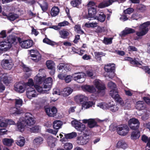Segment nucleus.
Instances as JSON below:
<instances>
[{"mask_svg": "<svg viewBox=\"0 0 150 150\" xmlns=\"http://www.w3.org/2000/svg\"><path fill=\"white\" fill-rule=\"evenodd\" d=\"M18 17V15L16 14L11 13L7 16V18L10 21H14Z\"/></svg>", "mask_w": 150, "mask_h": 150, "instance_id": "obj_51", "label": "nucleus"}, {"mask_svg": "<svg viewBox=\"0 0 150 150\" xmlns=\"http://www.w3.org/2000/svg\"><path fill=\"white\" fill-rule=\"evenodd\" d=\"M105 15L103 13L101 12L99 14L98 16H97L96 19L101 22H103L105 21Z\"/></svg>", "mask_w": 150, "mask_h": 150, "instance_id": "obj_50", "label": "nucleus"}, {"mask_svg": "<svg viewBox=\"0 0 150 150\" xmlns=\"http://www.w3.org/2000/svg\"><path fill=\"white\" fill-rule=\"evenodd\" d=\"M82 88L84 91L90 93H94L96 91V88L93 85H83L82 86Z\"/></svg>", "mask_w": 150, "mask_h": 150, "instance_id": "obj_17", "label": "nucleus"}, {"mask_svg": "<svg viewBox=\"0 0 150 150\" xmlns=\"http://www.w3.org/2000/svg\"><path fill=\"white\" fill-rule=\"evenodd\" d=\"M66 140L67 139H71L76 137L77 136V133L75 132H72L71 133L65 134H64Z\"/></svg>", "mask_w": 150, "mask_h": 150, "instance_id": "obj_49", "label": "nucleus"}, {"mask_svg": "<svg viewBox=\"0 0 150 150\" xmlns=\"http://www.w3.org/2000/svg\"><path fill=\"white\" fill-rule=\"evenodd\" d=\"M23 101L22 99L18 98L15 100V105L16 107H20L22 106Z\"/></svg>", "mask_w": 150, "mask_h": 150, "instance_id": "obj_63", "label": "nucleus"}, {"mask_svg": "<svg viewBox=\"0 0 150 150\" xmlns=\"http://www.w3.org/2000/svg\"><path fill=\"white\" fill-rule=\"evenodd\" d=\"M113 96L111 95L110 94V95L114 99H115L117 101L119 102L122 104L121 103H123L122 100V99L120 98L119 95L118 94V91L117 89H116V91L113 90Z\"/></svg>", "mask_w": 150, "mask_h": 150, "instance_id": "obj_27", "label": "nucleus"}, {"mask_svg": "<svg viewBox=\"0 0 150 150\" xmlns=\"http://www.w3.org/2000/svg\"><path fill=\"white\" fill-rule=\"evenodd\" d=\"M146 10V6L142 4H139L137 5L136 10L140 12H143Z\"/></svg>", "mask_w": 150, "mask_h": 150, "instance_id": "obj_47", "label": "nucleus"}, {"mask_svg": "<svg viewBox=\"0 0 150 150\" xmlns=\"http://www.w3.org/2000/svg\"><path fill=\"white\" fill-rule=\"evenodd\" d=\"M39 4L43 12H45L47 10L48 5L46 2H44L42 4Z\"/></svg>", "mask_w": 150, "mask_h": 150, "instance_id": "obj_52", "label": "nucleus"}, {"mask_svg": "<svg viewBox=\"0 0 150 150\" xmlns=\"http://www.w3.org/2000/svg\"><path fill=\"white\" fill-rule=\"evenodd\" d=\"M16 39L14 37L10 35L7 38L6 41H3L0 42V50L3 51H6L9 50L12 46V44L15 42Z\"/></svg>", "mask_w": 150, "mask_h": 150, "instance_id": "obj_1", "label": "nucleus"}, {"mask_svg": "<svg viewBox=\"0 0 150 150\" xmlns=\"http://www.w3.org/2000/svg\"><path fill=\"white\" fill-rule=\"evenodd\" d=\"M9 112L11 114L14 115L21 114L23 112L22 109H18L16 107L11 108L9 110Z\"/></svg>", "mask_w": 150, "mask_h": 150, "instance_id": "obj_24", "label": "nucleus"}, {"mask_svg": "<svg viewBox=\"0 0 150 150\" xmlns=\"http://www.w3.org/2000/svg\"><path fill=\"white\" fill-rule=\"evenodd\" d=\"M45 111L47 114L49 116L52 117L55 116L57 112V108L54 107L51 108H47L45 109Z\"/></svg>", "mask_w": 150, "mask_h": 150, "instance_id": "obj_16", "label": "nucleus"}, {"mask_svg": "<svg viewBox=\"0 0 150 150\" xmlns=\"http://www.w3.org/2000/svg\"><path fill=\"white\" fill-rule=\"evenodd\" d=\"M76 129L79 131L81 132L83 131H85L86 132H88V129L87 127H86L85 125L81 123V124Z\"/></svg>", "mask_w": 150, "mask_h": 150, "instance_id": "obj_44", "label": "nucleus"}, {"mask_svg": "<svg viewBox=\"0 0 150 150\" xmlns=\"http://www.w3.org/2000/svg\"><path fill=\"white\" fill-rule=\"evenodd\" d=\"M48 145L51 147H53L56 145V139L52 136L48 137L47 140Z\"/></svg>", "mask_w": 150, "mask_h": 150, "instance_id": "obj_25", "label": "nucleus"}, {"mask_svg": "<svg viewBox=\"0 0 150 150\" xmlns=\"http://www.w3.org/2000/svg\"><path fill=\"white\" fill-rule=\"evenodd\" d=\"M20 44V46L22 48L28 49L33 45V42L32 40H28L21 42Z\"/></svg>", "mask_w": 150, "mask_h": 150, "instance_id": "obj_14", "label": "nucleus"}, {"mask_svg": "<svg viewBox=\"0 0 150 150\" xmlns=\"http://www.w3.org/2000/svg\"><path fill=\"white\" fill-rule=\"evenodd\" d=\"M135 31V30L132 29L126 28L122 32L121 36H124L127 34L134 33Z\"/></svg>", "mask_w": 150, "mask_h": 150, "instance_id": "obj_36", "label": "nucleus"}, {"mask_svg": "<svg viewBox=\"0 0 150 150\" xmlns=\"http://www.w3.org/2000/svg\"><path fill=\"white\" fill-rule=\"evenodd\" d=\"M116 147L117 148H121L124 150L127 148L128 145L124 141L120 140L117 143Z\"/></svg>", "mask_w": 150, "mask_h": 150, "instance_id": "obj_34", "label": "nucleus"}, {"mask_svg": "<svg viewBox=\"0 0 150 150\" xmlns=\"http://www.w3.org/2000/svg\"><path fill=\"white\" fill-rule=\"evenodd\" d=\"M24 121V123H26L28 127L33 126L35 122L34 118L30 113H27L25 114Z\"/></svg>", "mask_w": 150, "mask_h": 150, "instance_id": "obj_8", "label": "nucleus"}, {"mask_svg": "<svg viewBox=\"0 0 150 150\" xmlns=\"http://www.w3.org/2000/svg\"><path fill=\"white\" fill-rule=\"evenodd\" d=\"M64 148L66 150H69L72 148L73 145L71 143H67L64 145Z\"/></svg>", "mask_w": 150, "mask_h": 150, "instance_id": "obj_59", "label": "nucleus"}, {"mask_svg": "<svg viewBox=\"0 0 150 150\" xmlns=\"http://www.w3.org/2000/svg\"><path fill=\"white\" fill-rule=\"evenodd\" d=\"M109 108H110V110L112 112H116L118 109V105L113 101L109 102Z\"/></svg>", "mask_w": 150, "mask_h": 150, "instance_id": "obj_32", "label": "nucleus"}, {"mask_svg": "<svg viewBox=\"0 0 150 150\" xmlns=\"http://www.w3.org/2000/svg\"><path fill=\"white\" fill-rule=\"evenodd\" d=\"M93 84L98 89V93L101 92L102 91L104 90L106 87L102 81L99 79H96L94 80Z\"/></svg>", "mask_w": 150, "mask_h": 150, "instance_id": "obj_10", "label": "nucleus"}, {"mask_svg": "<svg viewBox=\"0 0 150 150\" xmlns=\"http://www.w3.org/2000/svg\"><path fill=\"white\" fill-rule=\"evenodd\" d=\"M108 86L110 90L109 94L113 96V90H114L115 91H116V89H117L116 84L110 81L108 83Z\"/></svg>", "mask_w": 150, "mask_h": 150, "instance_id": "obj_23", "label": "nucleus"}, {"mask_svg": "<svg viewBox=\"0 0 150 150\" xmlns=\"http://www.w3.org/2000/svg\"><path fill=\"white\" fill-rule=\"evenodd\" d=\"M4 57L8 59H4L1 62V65L3 67L6 69H10L13 66L12 61L9 56L7 54L3 55Z\"/></svg>", "mask_w": 150, "mask_h": 150, "instance_id": "obj_4", "label": "nucleus"}, {"mask_svg": "<svg viewBox=\"0 0 150 150\" xmlns=\"http://www.w3.org/2000/svg\"><path fill=\"white\" fill-rule=\"evenodd\" d=\"M73 90L70 87H67L64 88L62 91V95L64 96H67L70 94Z\"/></svg>", "mask_w": 150, "mask_h": 150, "instance_id": "obj_33", "label": "nucleus"}, {"mask_svg": "<svg viewBox=\"0 0 150 150\" xmlns=\"http://www.w3.org/2000/svg\"><path fill=\"white\" fill-rule=\"evenodd\" d=\"M88 125L90 128H93L97 126L96 122L94 119H89Z\"/></svg>", "mask_w": 150, "mask_h": 150, "instance_id": "obj_43", "label": "nucleus"}, {"mask_svg": "<svg viewBox=\"0 0 150 150\" xmlns=\"http://www.w3.org/2000/svg\"><path fill=\"white\" fill-rule=\"evenodd\" d=\"M94 103L92 101H84L82 103V110H85L91 107Z\"/></svg>", "mask_w": 150, "mask_h": 150, "instance_id": "obj_28", "label": "nucleus"}, {"mask_svg": "<svg viewBox=\"0 0 150 150\" xmlns=\"http://www.w3.org/2000/svg\"><path fill=\"white\" fill-rule=\"evenodd\" d=\"M115 69V65L114 64H108L105 66L104 70L106 72L109 73L108 76L109 78L112 79L114 77L115 75L114 72Z\"/></svg>", "mask_w": 150, "mask_h": 150, "instance_id": "obj_6", "label": "nucleus"}, {"mask_svg": "<svg viewBox=\"0 0 150 150\" xmlns=\"http://www.w3.org/2000/svg\"><path fill=\"white\" fill-rule=\"evenodd\" d=\"M60 37L63 39L67 38V37L69 35V33L65 30L63 29L59 32Z\"/></svg>", "mask_w": 150, "mask_h": 150, "instance_id": "obj_39", "label": "nucleus"}, {"mask_svg": "<svg viewBox=\"0 0 150 150\" xmlns=\"http://www.w3.org/2000/svg\"><path fill=\"white\" fill-rule=\"evenodd\" d=\"M141 17V16L138 13H134L132 15L131 17V19L137 20Z\"/></svg>", "mask_w": 150, "mask_h": 150, "instance_id": "obj_62", "label": "nucleus"}, {"mask_svg": "<svg viewBox=\"0 0 150 150\" xmlns=\"http://www.w3.org/2000/svg\"><path fill=\"white\" fill-rule=\"evenodd\" d=\"M86 76L92 78L94 75V72L92 69H88L86 72Z\"/></svg>", "mask_w": 150, "mask_h": 150, "instance_id": "obj_56", "label": "nucleus"}, {"mask_svg": "<svg viewBox=\"0 0 150 150\" xmlns=\"http://www.w3.org/2000/svg\"><path fill=\"white\" fill-rule=\"evenodd\" d=\"M63 125V122L60 120H56L53 123V127L54 129L59 130L61 128Z\"/></svg>", "mask_w": 150, "mask_h": 150, "instance_id": "obj_26", "label": "nucleus"}, {"mask_svg": "<svg viewBox=\"0 0 150 150\" xmlns=\"http://www.w3.org/2000/svg\"><path fill=\"white\" fill-rule=\"evenodd\" d=\"M117 0H104L101 3H100L98 6L100 8H102L111 5L112 3Z\"/></svg>", "mask_w": 150, "mask_h": 150, "instance_id": "obj_20", "label": "nucleus"}, {"mask_svg": "<svg viewBox=\"0 0 150 150\" xmlns=\"http://www.w3.org/2000/svg\"><path fill=\"white\" fill-rule=\"evenodd\" d=\"M150 24V22L147 21L144 23L139 27V30L136 32L137 35L139 37H142L146 35L149 30L148 28Z\"/></svg>", "mask_w": 150, "mask_h": 150, "instance_id": "obj_3", "label": "nucleus"}, {"mask_svg": "<svg viewBox=\"0 0 150 150\" xmlns=\"http://www.w3.org/2000/svg\"><path fill=\"white\" fill-rule=\"evenodd\" d=\"M24 118L22 117L20 118L17 123V130L21 132L23 131L25 129Z\"/></svg>", "mask_w": 150, "mask_h": 150, "instance_id": "obj_15", "label": "nucleus"}, {"mask_svg": "<svg viewBox=\"0 0 150 150\" xmlns=\"http://www.w3.org/2000/svg\"><path fill=\"white\" fill-rule=\"evenodd\" d=\"M134 124L139 125L140 123L138 119L135 118H132L130 119L128 121V125L130 128H133Z\"/></svg>", "mask_w": 150, "mask_h": 150, "instance_id": "obj_30", "label": "nucleus"}, {"mask_svg": "<svg viewBox=\"0 0 150 150\" xmlns=\"http://www.w3.org/2000/svg\"><path fill=\"white\" fill-rule=\"evenodd\" d=\"M112 38H104L103 42L106 45L111 44L112 43Z\"/></svg>", "mask_w": 150, "mask_h": 150, "instance_id": "obj_61", "label": "nucleus"}, {"mask_svg": "<svg viewBox=\"0 0 150 150\" xmlns=\"http://www.w3.org/2000/svg\"><path fill=\"white\" fill-rule=\"evenodd\" d=\"M74 100L76 103H79L86 101L88 98L83 95H78L74 97Z\"/></svg>", "mask_w": 150, "mask_h": 150, "instance_id": "obj_22", "label": "nucleus"}, {"mask_svg": "<svg viewBox=\"0 0 150 150\" xmlns=\"http://www.w3.org/2000/svg\"><path fill=\"white\" fill-rule=\"evenodd\" d=\"M14 89L17 92L22 93L24 91L25 88L22 85L18 83L15 86Z\"/></svg>", "mask_w": 150, "mask_h": 150, "instance_id": "obj_38", "label": "nucleus"}, {"mask_svg": "<svg viewBox=\"0 0 150 150\" xmlns=\"http://www.w3.org/2000/svg\"><path fill=\"white\" fill-rule=\"evenodd\" d=\"M129 129L128 126L125 125H120L117 129L118 134L122 136L126 135L128 133Z\"/></svg>", "mask_w": 150, "mask_h": 150, "instance_id": "obj_13", "label": "nucleus"}, {"mask_svg": "<svg viewBox=\"0 0 150 150\" xmlns=\"http://www.w3.org/2000/svg\"><path fill=\"white\" fill-rule=\"evenodd\" d=\"M1 81L7 85L11 82L10 78L8 77L6 74L1 73L0 74V82Z\"/></svg>", "mask_w": 150, "mask_h": 150, "instance_id": "obj_18", "label": "nucleus"}, {"mask_svg": "<svg viewBox=\"0 0 150 150\" xmlns=\"http://www.w3.org/2000/svg\"><path fill=\"white\" fill-rule=\"evenodd\" d=\"M2 142L4 145L11 146H12V143H13L14 141L12 139L4 138L2 139Z\"/></svg>", "mask_w": 150, "mask_h": 150, "instance_id": "obj_35", "label": "nucleus"}, {"mask_svg": "<svg viewBox=\"0 0 150 150\" xmlns=\"http://www.w3.org/2000/svg\"><path fill=\"white\" fill-rule=\"evenodd\" d=\"M34 82L32 79H30L28 80V82L25 84V86L27 88L28 87H32L34 86Z\"/></svg>", "mask_w": 150, "mask_h": 150, "instance_id": "obj_57", "label": "nucleus"}, {"mask_svg": "<svg viewBox=\"0 0 150 150\" xmlns=\"http://www.w3.org/2000/svg\"><path fill=\"white\" fill-rule=\"evenodd\" d=\"M46 65L48 69H52L55 68L54 63L51 60H48L46 62Z\"/></svg>", "mask_w": 150, "mask_h": 150, "instance_id": "obj_48", "label": "nucleus"}, {"mask_svg": "<svg viewBox=\"0 0 150 150\" xmlns=\"http://www.w3.org/2000/svg\"><path fill=\"white\" fill-rule=\"evenodd\" d=\"M7 119L3 117H0V127H6L8 125Z\"/></svg>", "mask_w": 150, "mask_h": 150, "instance_id": "obj_40", "label": "nucleus"}, {"mask_svg": "<svg viewBox=\"0 0 150 150\" xmlns=\"http://www.w3.org/2000/svg\"><path fill=\"white\" fill-rule=\"evenodd\" d=\"M29 131L33 132H38L40 131V128L38 126H31L28 127Z\"/></svg>", "mask_w": 150, "mask_h": 150, "instance_id": "obj_41", "label": "nucleus"}, {"mask_svg": "<svg viewBox=\"0 0 150 150\" xmlns=\"http://www.w3.org/2000/svg\"><path fill=\"white\" fill-rule=\"evenodd\" d=\"M43 141V139L41 137H35L33 140V142L34 144L36 146H39L41 144Z\"/></svg>", "mask_w": 150, "mask_h": 150, "instance_id": "obj_37", "label": "nucleus"}, {"mask_svg": "<svg viewBox=\"0 0 150 150\" xmlns=\"http://www.w3.org/2000/svg\"><path fill=\"white\" fill-rule=\"evenodd\" d=\"M39 73L35 76L34 78V82L36 84H41L45 79V76L43 74L45 73V70L43 69L39 70Z\"/></svg>", "mask_w": 150, "mask_h": 150, "instance_id": "obj_5", "label": "nucleus"}, {"mask_svg": "<svg viewBox=\"0 0 150 150\" xmlns=\"http://www.w3.org/2000/svg\"><path fill=\"white\" fill-rule=\"evenodd\" d=\"M52 79L51 77H48L45 79L44 82V88L50 90L52 84Z\"/></svg>", "mask_w": 150, "mask_h": 150, "instance_id": "obj_19", "label": "nucleus"}, {"mask_svg": "<svg viewBox=\"0 0 150 150\" xmlns=\"http://www.w3.org/2000/svg\"><path fill=\"white\" fill-rule=\"evenodd\" d=\"M26 92L27 97L30 99L37 96L38 95L35 89L33 87H28Z\"/></svg>", "mask_w": 150, "mask_h": 150, "instance_id": "obj_12", "label": "nucleus"}, {"mask_svg": "<svg viewBox=\"0 0 150 150\" xmlns=\"http://www.w3.org/2000/svg\"><path fill=\"white\" fill-rule=\"evenodd\" d=\"M97 106L103 109H106L109 108V103L108 104L104 102L98 103Z\"/></svg>", "mask_w": 150, "mask_h": 150, "instance_id": "obj_46", "label": "nucleus"}, {"mask_svg": "<svg viewBox=\"0 0 150 150\" xmlns=\"http://www.w3.org/2000/svg\"><path fill=\"white\" fill-rule=\"evenodd\" d=\"M85 74L83 72H80L73 75L74 80L79 83H82L85 81Z\"/></svg>", "mask_w": 150, "mask_h": 150, "instance_id": "obj_9", "label": "nucleus"}, {"mask_svg": "<svg viewBox=\"0 0 150 150\" xmlns=\"http://www.w3.org/2000/svg\"><path fill=\"white\" fill-rule=\"evenodd\" d=\"M124 60L129 62L131 64L135 66L139 67V66L142 65V64L137 61L135 58L133 59L129 57H126L124 58Z\"/></svg>", "mask_w": 150, "mask_h": 150, "instance_id": "obj_21", "label": "nucleus"}, {"mask_svg": "<svg viewBox=\"0 0 150 150\" xmlns=\"http://www.w3.org/2000/svg\"><path fill=\"white\" fill-rule=\"evenodd\" d=\"M81 0H73L71 2V5L74 7L78 6L81 3Z\"/></svg>", "mask_w": 150, "mask_h": 150, "instance_id": "obj_53", "label": "nucleus"}, {"mask_svg": "<svg viewBox=\"0 0 150 150\" xmlns=\"http://www.w3.org/2000/svg\"><path fill=\"white\" fill-rule=\"evenodd\" d=\"M25 142V140L24 137L19 136L17 138L16 143L18 146H23L24 145Z\"/></svg>", "mask_w": 150, "mask_h": 150, "instance_id": "obj_31", "label": "nucleus"}, {"mask_svg": "<svg viewBox=\"0 0 150 150\" xmlns=\"http://www.w3.org/2000/svg\"><path fill=\"white\" fill-rule=\"evenodd\" d=\"M88 15L87 18L90 21L96 19L97 16L95 15L96 13L97 6L95 3L93 1H90L88 4Z\"/></svg>", "mask_w": 150, "mask_h": 150, "instance_id": "obj_2", "label": "nucleus"}, {"mask_svg": "<svg viewBox=\"0 0 150 150\" xmlns=\"http://www.w3.org/2000/svg\"><path fill=\"white\" fill-rule=\"evenodd\" d=\"M20 65L24 71L28 72L31 71V69L30 68L27 66L23 63H21Z\"/></svg>", "mask_w": 150, "mask_h": 150, "instance_id": "obj_60", "label": "nucleus"}, {"mask_svg": "<svg viewBox=\"0 0 150 150\" xmlns=\"http://www.w3.org/2000/svg\"><path fill=\"white\" fill-rule=\"evenodd\" d=\"M43 42L47 44L51 45H54L55 44V42L52 41L47 38H45L43 39Z\"/></svg>", "mask_w": 150, "mask_h": 150, "instance_id": "obj_58", "label": "nucleus"}, {"mask_svg": "<svg viewBox=\"0 0 150 150\" xmlns=\"http://www.w3.org/2000/svg\"><path fill=\"white\" fill-rule=\"evenodd\" d=\"M143 102L142 101H138L136 104V107L138 109H140L143 107Z\"/></svg>", "mask_w": 150, "mask_h": 150, "instance_id": "obj_64", "label": "nucleus"}, {"mask_svg": "<svg viewBox=\"0 0 150 150\" xmlns=\"http://www.w3.org/2000/svg\"><path fill=\"white\" fill-rule=\"evenodd\" d=\"M140 136L139 132L137 130L132 132L131 135V137L132 139L135 140L139 138Z\"/></svg>", "mask_w": 150, "mask_h": 150, "instance_id": "obj_45", "label": "nucleus"}, {"mask_svg": "<svg viewBox=\"0 0 150 150\" xmlns=\"http://www.w3.org/2000/svg\"><path fill=\"white\" fill-rule=\"evenodd\" d=\"M95 58L97 61H100L101 60V55L104 56V54L102 52H96L94 53Z\"/></svg>", "mask_w": 150, "mask_h": 150, "instance_id": "obj_54", "label": "nucleus"}, {"mask_svg": "<svg viewBox=\"0 0 150 150\" xmlns=\"http://www.w3.org/2000/svg\"><path fill=\"white\" fill-rule=\"evenodd\" d=\"M89 141V137L86 134H83L78 136L76 138V143L79 145L86 144Z\"/></svg>", "mask_w": 150, "mask_h": 150, "instance_id": "obj_7", "label": "nucleus"}, {"mask_svg": "<svg viewBox=\"0 0 150 150\" xmlns=\"http://www.w3.org/2000/svg\"><path fill=\"white\" fill-rule=\"evenodd\" d=\"M30 56L32 59L35 62H38L41 59V55L36 50H30Z\"/></svg>", "mask_w": 150, "mask_h": 150, "instance_id": "obj_11", "label": "nucleus"}, {"mask_svg": "<svg viewBox=\"0 0 150 150\" xmlns=\"http://www.w3.org/2000/svg\"><path fill=\"white\" fill-rule=\"evenodd\" d=\"M34 87L38 92L40 93H46V91H49L47 90V89H44V87L43 88L38 85L35 84Z\"/></svg>", "mask_w": 150, "mask_h": 150, "instance_id": "obj_42", "label": "nucleus"}, {"mask_svg": "<svg viewBox=\"0 0 150 150\" xmlns=\"http://www.w3.org/2000/svg\"><path fill=\"white\" fill-rule=\"evenodd\" d=\"M59 11V9L58 7L54 6L51 9L50 14L51 16L52 17L56 16L58 14Z\"/></svg>", "mask_w": 150, "mask_h": 150, "instance_id": "obj_29", "label": "nucleus"}, {"mask_svg": "<svg viewBox=\"0 0 150 150\" xmlns=\"http://www.w3.org/2000/svg\"><path fill=\"white\" fill-rule=\"evenodd\" d=\"M81 122L76 120H73L71 122L72 125L75 127L76 129L81 124Z\"/></svg>", "mask_w": 150, "mask_h": 150, "instance_id": "obj_55", "label": "nucleus"}]
</instances>
